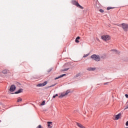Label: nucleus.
Instances as JSON below:
<instances>
[{"label": "nucleus", "mask_w": 128, "mask_h": 128, "mask_svg": "<svg viewBox=\"0 0 128 128\" xmlns=\"http://www.w3.org/2000/svg\"><path fill=\"white\" fill-rule=\"evenodd\" d=\"M121 116H122V113H119L118 114L115 116V120H118L119 118H120Z\"/></svg>", "instance_id": "obj_8"}, {"label": "nucleus", "mask_w": 128, "mask_h": 128, "mask_svg": "<svg viewBox=\"0 0 128 128\" xmlns=\"http://www.w3.org/2000/svg\"><path fill=\"white\" fill-rule=\"evenodd\" d=\"M88 70H96V68L90 67L88 68Z\"/></svg>", "instance_id": "obj_13"}, {"label": "nucleus", "mask_w": 128, "mask_h": 128, "mask_svg": "<svg viewBox=\"0 0 128 128\" xmlns=\"http://www.w3.org/2000/svg\"><path fill=\"white\" fill-rule=\"evenodd\" d=\"M72 2L73 4H74V6H76L78 8H81V10H84V7L80 6V4H78V2L76 0H72Z\"/></svg>", "instance_id": "obj_4"}, {"label": "nucleus", "mask_w": 128, "mask_h": 128, "mask_svg": "<svg viewBox=\"0 0 128 128\" xmlns=\"http://www.w3.org/2000/svg\"><path fill=\"white\" fill-rule=\"evenodd\" d=\"M80 36L76 37V40H75L76 42V43L80 42V40H80Z\"/></svg>", "instance_id": "obj_12"}, {"label": "nucleus", "mask_w": 128, "mask_h": 128, "mask_svg": "<svg viewBox=\"0 0 128 128\" xmlns=\"http://www.w3.org/2000/svg\"><path fill=\"white\" fill-rule=\"evenodd\" d=\"M55 96H58V94H56L55 95Z\"/></svg>", "instance_id": "obj_28"}, {"label": "nucleus", "mask_w": 128, "mask_h": 128, "mask_svg": "<svg viewBox=\"0 0 128 128\" xmlns=\"http://www.w3.org/2000/svg\"><path fill=\"white\" fill-rule=\"evenodd\" d=\"M122 28L124 29V32H128V24L123 23L122 24Z\"/></svg>", "instance_id": "obj_5"}, {"label": "nucleus", "mask_w": 128, "mask_h": 128, "mask_svg": "<svg viewBox=\"0 0 128 128\" xmlns=\"http://www.w3.org/2000/svg\"><path fill=\"white\" fill-rule=\"evenodd\" d=\"M70 70V68H65L62 70V72H66V70Z\"/></svg>", "instance_id": "obj_18"}, {"label": "nucleus", "mask_w": 128, "mask_h": 128, "mask_svg": "<svg viewBox=\"0 0 128 128\" xmlns=\"http://www.w3.org/2000/svg\"><path fill=\"white\" fill-rule=\"evenodd\" d=\"M24 92V89H20L18 90L17 92H15L16 94H20V92Z\"/></svg>", "instance_id": "obj_9"}, {"label": "nucleus", "mask_w": 128, "mask_h": 128, "mask_svg": "<svg viewBox=\"0 0 128 128\" xmlns=\"http://www.w3.org/2000/svg\"><path fill=\"white\" fill-rule=\"evenodd\" d=\"M101 38L103 40L106 42L108 40H110V36L108 35H103L101 36Z\"/></svg>", "instance_id": "obj_2"}, {"label": "nucleus", "mask_w": 128, "mask_h": 128, "mask_svg": "<svg viewBox=\"0 0 128 128\" xmlns=\"http://www.w3.org/2000/svg\"><path fill=\"white\" fill-rule=\"evenodd\" d=\"M0 122H1V121L0 120Z\"/></svg>", "instance_id": "obj_30"}, {"label": "nucleus", "mask_w": 128, "mask_h": 128, "mask_svg": "<svg viewBox=\"0 0 128 128\" xmlns=\"http://www.w3.org/2000/svg\"><path fill=\"white\" fill-rule=\"evenodd\" d=\"M36 128H42V125L38 126Z\"/></svg>", "instance_id": "obj_23"}, {"label": "nucleus", "mask_w": 128, "mask_h": 128, "mask_svg": "<svg viewBox=\"0 0 128 128\" xmlns=\"http://www.w3.org/2000/svg\"><path fill=\"white\" fill-rule=\"evenodd\" d=\"M56 96H55V95H54V96H52V98H56Z\"/></svg>", "instance_id": "obj_27"}, {"label": "nucleus", "mask_w": 128, "mask_h": 128, "mask_svg": "<svg viewBox=\"0 0 128 128\" xmlns=\"http://www.w3.org/2000/svg\"><path fill=\"white\" fill-rule=\"evenodd\" d=\"M56 84H52L49 86H48V88H52V86H56Z\"/></svg>", "instance_id": "obj_21"}, {"label": "nucleus", "mask_w": 128, "mask_h": 128, "mask_svg": "<svg viewBox=\"0 0 128 128\" xmlns=\"http://www.w3.org/2000/svg\"><path fill=\"white\" fill-rule=\"evenodd\" d=\"M125 96H126V98H128V94H126Z\"/></svg>", "instance_id": "obj_24"}, {"label": "nucleus", "mask_w": 128, "mask_h": 128, "mask_svg": "<svg viewBox=\"0 0 128 128\" xmlns=\"http://www.w3.org/2000/svg\"><path fill=\"white\" fill-rule=\"evenodd\" d=\"M22 98H18L17 102H22Z\"/></svg>", "instance_id": "obj_16"}, {"label": "nucleus", "mask_w": 128, "mask_h": 128, "mask_svg": "<svg viewBox=\"0 0 128 128\" xmlns=\"http://www.w3.org/2000/svg\"><path fill=\"white\" fill-rule=\"evenodd\" d=\"M90 58H92V60H96V62H100V56L96 55V54L92 55Z\"/></svg>", "instance_id": "obj_1"}, {"label": "nucleus", "mask_w": 128, "mask_h": 128, "mask_svg": "<svg viewBox=\"0 0 128 128\" xmlns=\"http://www.w3.org/2000/svg\"><path fill=\"white\" fill-rule=\"evenodd\" d=\"M66 76V74H63L60 75L59 76L56 78H54V80H58V78H62L63 76Z\"/></svg>", "instance_id": "obj_10"}, {"label": "nucleus", "mask_w": 128, "mask_h": 128, "mask_svg": "<svg viewBox=\"0 0 128 128\" xmlns=\"http://www.w3.org/2000/svg\"><path fill=\"white\" fill-rule=\"evenodd\" d=\"M2 74H6L7 72H8V70H4L2 72Z\"/></svg>", "instance_id": "obj_15"}, {"label": "nucleus", "mask_w": 128, "mask_h": 128, "mask_svg": "<svg viewBox=\"0 0 128 128\" xmlns=\"http://www.w3.org/2000/svg\"><path fill=\"white\" fill-rule=\"evenodd\" d=\"M111 52H114L115 54H120V52H118L116 50H111Z\"/></svg>", "instance_id": "obj_14"}, {"label": "nucleus", "mask_w": 128, "mask_h": 128, "mask_svg": "<svg viewBox=\"0 0 128 128\" xmlns=\"http://www.w3.org/2000/svg\"><path fill=\"white\" fill-rule=\"evenodd\" d=\"M45 102H46L43 101V102L41 103V106H44Z\"/></svg>", "instance_id": "obj_20"}, {"label": "nucleus", "mask_w": 128, "mask_h": 128, "mask_svg": "<svg viewBox=\"0 0 128 128\" xmlns=\"http://www.w3.org/2000/svg\"><path fill=\"white\" fill-rule=\"evenodd\" d=\"M48 84V82L45 81L42 84H38L36 85V86L40 87V86H46V84Z\"/></svg>", "instance_id": "obj_6"}, {"label": "nucleus", "mask_w": 128, "mask_h": 128, "mask_svg": "<svg viewBox=\"0 0 128 128\" xmlns=\"http://www.w3.org/2000/svg\"><path fill=\"white\" fill-rule=\"evenodd\" d=\"M16 86L12 85L10 88V92H14V90H16Z\"/></svg>", "instance_id": "obj_7"}, {"label": "nucleus", "mask_w": 128, "mask_h": 128, "mask_svg": "<svg viewBox=\"0 0 128 128\" xmlns=\"http://www.w3.org/2000/svg\"><path fill=\"white\" fill-rule=\"evenodd\" d=\"M47 123H48V128H52V126H50V124H52V122H47Z\"/></svg>", "instance_id": "obj_11"}, {"label": "nucleus", "mask_w": 128, "mask_h": 128, "mask_svg": "<svg viewBox=\"0 0 128 128\" xmlns=\"http://www.w3.org/2000/svg\"><path fill=\"white\" fill-rule=\"evenodd\" d=\"M90 56V54H84V56H83V58H86L87 56Z\"/></svg>", "instance_id": "obj_19"}, {"label": "nucleus", "mask_w": 128, "mask_h": 128, "mask_svg": "<svg viewBox=\"0 0 128 128\" xmlns=\"http://www.w3.org/2000/svg\"><path fill=\"white\" fill-rule=\"evenodd\" d=\"M70 92V90H68L66 92H63L61 94V95L58 96V98H64V96H68V94Z\"/></svg>", "instance_id": "obj_3"}, {"label": "nucleus", "mask_w": 128, "mask_h": 128, "mask_svg": "<svg viewBox=\"0 0 128 128\" xmlns=\"http://www.w3.org/2000/svg\"><path fill=\"white\" fill-rule=\"evenodd\" d=\"M99 11L100 12H104L102 9H100Z\"/></svg>", "instance_id": "obj_22"}, {"label": "nucleus", "mask_w": 128, "mask_h": 128, "mask_svg": "<svg viewBox=\"0 0 128 128\" xmlns=\"http://www.w3.org/2000/svg\"><path fill=\"white\" fill-rule=\"evenodd\" d=\"M126 126H128V121L126 122Z\"/></svg>", "instance_id": "obj_25"}, {"label": "nucleus", "mask_w": 128, "mask_h": 128, "mask_svg": "<svg viewBox=\"0 0 128 128\" xmlns=\"http://www.w3.org/2000/svg\"><path fill=\"white\" fill-rule=\"evenodd\" d=\"M108 84V82L104 83V84Z\"/></svg>", "instance_id": "obj_29"}, {"label": "nucleus", "mask_w": 128, "mask_h": 128, "mask_svg": "<svg viewBox=\"0 0 128 128\" xmlns=\"http://www.w3.org/2000/svg\"><path fill=\"white\" fill-rule=\"evenodd\" d=\"M112 8H114L108 7L106 10H112Z\"/></svg>", "instance_id": "obj_17"}, {"label": "nucleus", "mask_w": 128, "mask_h": 128, "mask_svg": "<svg viewBox=\"0 0 128 128\" xmlns=\"http://www.w3.org/2000/svg\"><path fill=\"white\" fill-rule=\"evenodd\" d=\"M128 108V104L126 106V108H124V110H126Z\"/></svg>", "instance_id": "obj_26"}]
</instances>
